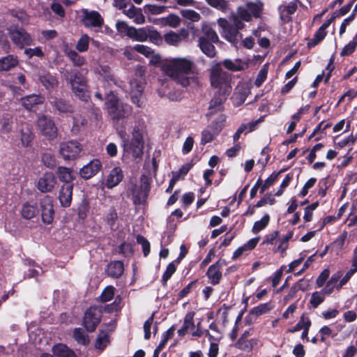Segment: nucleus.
Listing matches in <instances>:
<instances>
[{"label":"nucleus","mask_w":357,"mask_h":357,"mask_svg":"<svg viewBox=\"0 0 357 357\" xmlns=\"http://www.w3.org/2000/svg\"><path fill=\"white\" fill-rule=\"evenodd\" d=\"M262 10L263 4L261 2H248L238 6L236 13H231L230 22L225 18L218 19L217 23L220 28L221 36L237 47L243 38L240 30L245 27L243 22H249L252 17H260Z\"/></svg>","instance_id":"1"},{"label":"nucleus","mask_w":357,"mask_h":357,"mask_svg":"<svg viewBox=\"0 0 357 357\" xmlns=\"http://www.w3.org/2000/svg\"><path fill=\"white\" fill-rule=\"evenodd\" d=\"M165 73L183 87L199 84L197 67L190 59L174 58L169 60L163 66Z\"/></svg>","instance_id":"2"},{"label":"nucleus","mask_w":357,"mask_h":357,"mask_svg":"<svg viewBox=\"0 0 357 357\" xmlns=\"http://www.w3.org/2000/svg\"><path fill=\"white\" fill-rule=\"evenodd\" d=\"M116 132L122 141V146L125 153L131 154L134 158H141L143 154L144 141L142 129L135 126L132 132V139L129 141L125 126H117Z\"/></svg>","instance_id":"3"},{"label":"nucleus","mask_w":357,"mask_h":357,"mask_svg":"<svg viewBox=\"0 0 357 357\" xmlns=\"http://www.w3.org/2000/svg\"><path fill=\"white\" fill-rule=\"evenodd\" d=\"M105 106L109 115L114 121L128 117L132 112V107L119 100L114 92L105 93Z\"/></svg>","instance_id":"4"},{"label":"nucleus","mask_w":357,"mask_h":357,"mask_svg":"<svg viewBox=\"0 0 357 357\" xmlns=\"http://www.w3.org/2000/svg\"><path fill=\"white\" fill-rule=\"evenodd\" d=\"M231 82V75L223 70L220 63H215L211 67L210 69L211 86L216 89L217 92L230 94L232 89Z\"/></svg>","instance_id":"5"},{"label":"nucleus","mask_w":357,"mask_h":357,"mask_svg":"<svg viewBox=\"0 0 357 357\" xmlns=\"http://www.w3.org/2000/svg\"><path fill=\"white\" fill-rule=\"evenodd\" d=\"M65 79L70 84L75 96L82 101L86 102L89 98L88 88L85 79L78 71H66Z\"/></svg>","instance_id":"6"},{"label":"nucleus","mask_w":357,"mask_h":357,"mask_svg":"<svg viewBox=\"0 0 357 357\" xmlns=\"http://www.w3.org/2000/svg\"><path fill=\"white\" fill-rule=\"evenodd\" d=\"M150 189V178L145 174L141 176L139 185L131 183L128 188V192L132 195L134 204L139 205L142 204L147 198Z\"/></svg>","instance_id":"7"},{"label":"nucleus","mask_w":357,"mask_h":357,"mask_svg":"<svg viewBox=\"0 0 357 357\" xmlns=\"http://www.w3.org/2000/svg\"><path fill=\"white\" fill-rule=\"evenodd\" d=\"M8 33L13 43L20 49L29 46L33 43L31 35L22 27L12 26L8 28Z\"/></svg>","instance_id":"8"},{"label":"nucleus","mask_w":357,"mask_h":357,"mask_svg":"<svg viewBox=\"0 0 357 357\" xmlns=\"http://www.w3.org/2000/svg\"><path fill=\"white\" fill-rule=\"evenodd\" d=\"M82 150V145L75 140L63 142L59 144V153L65 160L76 159L79 156Z\"/></svg>","instance_id":"9"},{"label":"nucleus","mask_w":357,"mask_h":357,"mask_svg":"<svg viewBox=\"0 0 357 357\" xmlns=\"http://www.w3.org/2000/svg\"><path fill=\"white\" fill-rule=\"evenodd\" d=\"M102 317V311L98 307H91L86 311L83 318V326L88 332L96 330L100 323Z\"/></svg>","instance_id":"10"},{"label":"nucleus","mask_w":357,"mask_h":357,"mask_svg":"<svg viewBox=\"0 0 357 357\" xmlns=\"http://www.w3.org/2000/svg\"><path fill=\"white\" fill-rule=\"evenodd\" d=\"M37 126L42 135L47 139L52 140L56 137L57 128L50 117L45 115L38 117Z\"/></svg>","instance_id":"11"},{"label":"nucleus","mask_w":357,"mask_h":357,"mask_svg":"<svg viewBox=\"0 0 357 357\" xmlns=\"http://www.w3.org/2000/svg\"><path fill=\"white\" fill-rule=\"evenodd\" d=\"M119 8L123 10V13L136 24H141L145 22V17L142 10L137 8L131 3H127L125 0H119Z\"/></svg>","instance_id":"12"},{"label":"nucleus","mask_w":357,"mask_h":357,"mask_svg":"<svg viewBox=\"0 0 357 357\" xmlns=\"http://www.w3.org/2000/svg\"><path fill=\"white\" fill-rule=\"evenodd\" d=\"M130 85L132 102L138 107H142L144 102L142 96L144 82L141 79L134 78L130 80Z\"/></svg>","instance_id":"13"},{"label":"nucleus","mask_w":357,"mask_h":357,"mask_svg":"<svg viewBox=\"0 0 357 357\" xmlns=\"http://www.w3.org/2000/svg\"><path fill=\"white\" fill-rule=\"evenodd\" d=\"M41 217L44 223L50 224L54 218V211L52 198L46 195L40 200Z\"/></svg>","instance_id":"14"},{"label":"nucleus","mask_w":357,"mask_h":357,"mask_svg":"<svg viewBox=\"0 0 357 357\" xmlns=\"http://www.w3.org/2000/svg\"><path fill=\"white\" fill-rule=\"evenodd\" d=\"M225 265V261L220 259L208 267L206 271V276L211 284L216 285L220 283L222 276L220 269Z\"/></svg>","instance_id":"15"},{"label":"nucleus","mask_w":357,"mask_h":357,"mask_svg":"<svg viewBox=\"0 0 357 357\" xmlns=\"http://www.w3.org/2000/svg\"><path fill=\"white\" fill-rule=\"evenodd\" d=\"M56 178L52 172L45 173L38 181V189L42 192H51L56 184Z\"/></svg>","instance_id":"16"},{"label":"nucleus","mask_w":357,"mask_h":357,"mask_svg":"<svg viewBox=\"0 0 357 357\" xmlns=\"http://www.w3.org/2000/svg\"><path fill=\"white\" fill-rule=\"evenodd\" d=\"M17 132L22 146L23 147L30 146L34 137L30 125L27 123H22Z\"/></svg>","instance_id":"17"},{"label":"nucleus","mask_w":357,"mask_h":357,"mask_svg":"<svg viewBox=\"0 0 357 357\" xmlns=\"http://www.w3.org/2000/svg\"><path fill=\"white\" fill-rule=\"evenodd\" d=\"M101 167V162L94 159L80 169L79 174L85 179L91 178L100 170Z\"/></svg>","instance_id":"18"},{"label":"nucleus","mask_w":357,"mask_h":357,"mask_svg":"<svg viewBox=\"0 0 357 357\" xmlns=\"http://www.w3.org/2000/svg\"><path fill=\"white\" fill-rule=\"evenodd\" d=\"M83 23L86 27H101L103 19L97 11L84 12Z\"/></svg>","instance_id":"19"},{"label":"nucleus","mask_w":357,"mask_h":357,"mask_svg":"<svg viewBox=\"0 0 357 357\" xmlns=\"http://www.w3.org/2000/svg\"><path fill=\"white\" fill-rule=\"evenodd\" d=\"M229 96V94H224L221 92L215 91L209 104V113L207 114L206 115L211 116L213 113L220 111L223 107V103L227 100Z\"/></svg>","instance_id":"20"},{"label":"nucleus","mask_w":357,"mask_h":357,"mask_svg":"<svg viewBox=\"0 0 357 357\" xmlns=\"http://www.w3.org/2000/svg\"><path fill=\"white\" fill-rule=\"evenodd\" d=\"M73 183L63 184L59 190V199L63 207L70 206L73 196Z\"/></svg>","instance_id":"21"},{"label":"nucleus","mask_w":357,"mask_h":357,"mask_svg":"<svg viewBox=\"0 0 357 357\" xmlns=\"http://www.w3.org/2000/svg\"><path fill=\"white\" fill-rule=\"evenodd\" d=\"M189 32L185 29H181L178 33L169 31L164 36L165 41L169 45L177 46L183 39L187 38Z\"/></svg>","instance_id":"22"},{"label":"nucleus","mask_w":357,"mask_h":357,"mask_svg":"<svg viewBox=\"0 0 357 357\" xmlns=\"http://www.w3.org/2000/svg\"><path fill=\"white\" fill-rule=\"evenodd\" d=\"M195 314V313L193 311L187 312L183 319V326L177 332L179 337H184L188 333L192 334V331L195 328L194 321Z\"/></svg>","instance_id":"23"},{"label":"nucleus","mask_w":357,"mask_h":357,"mask_svg":"<svg viewBox=\"0 0 357 357\" xmlns=\"http://www.w3.org/2000/svg\"><path fill=\"white\" fill-rule=\"evenodd\" d=\"M123 178V173L121 168L119 167H116L110 171L109 175L107 176L105 185L108 188H113L114 187L119 185Z\"/></svg>","instance_id":"24"},{"label":"nucleus","mask_w":357,"mask_h":357,"mask_svg":"<svg viewBox=\"0 0 357 357\" xmlns=\"http://www.w3.org/2000/svg\"><path fill=\"white\" fill-rule=\"evenodd\" d=\"M44 98L39 94H31L20 99L22 105L27 110H31L36 105L44 102Z\"/></svg>","instance_id":"25"},{"label":"nucleus","mask_w":357,"mask_h":357,"mask_svg":"<svg viewBox=\"0 0 357 357\" xmlns=\"http://www.w3.org/2000/svg\"><path fill=\"white\" fill-rule=\"evenodd\" d=\"M249 93L250 89L247 86L244 84L238 85L236 87L232 96L234 104L239 105L243 103L245 101Z\"/></svg>","instance_id":"26"},{"label":"nucleus","mask_w":357,"mask_h":357,"mask_svg":"<svg viewBox=\"0 0 357 357\" xmlns=\"http://www.w3.org/2000/svg\"><path fill=\"white\" fill-rule=\"evenodd\" d=\"M213 43L211 40H205V38H199L198 45L202 52L210 58H213L216 54V50Z\"/></svg>","instance_id":"27"},{"label":"nucleus","mask_w":357,"mask_h":357,"mask_svg":"<svg viewBox=\"0 0 357 357\" xmlns=\"http://www.w3.org/2000/svg\"><path fill=\"white\" fill-rule=\"evenodd\" d=\"M124 271L123 264L121 261H112L107 266V273L112 278L120 277Z\"/></svg>","instance_id":"28"},{"label":"nucleus","mask_w":357,"mask_h":357,"mask_svg":"<svg viewBox=\"0 0 357 357\" xmlns=\"http://www.w3.org/2000/svg\"><path fill=\"white\" fill-rule=\"evenodd\" d=\"M222 64L227 69L234 72L243 70L247 67V63L241 59H225Z\"/></svg>","instance_id":"29"},{"label":"nucleus","mask_w":357,"mask_h":357,"mask_svg":"<svg viewBox=\"0 0 357 357\" xmlns=\"http://www.w3.org/2000/svg\"><path fill=\"white\" fill-rule=\"evenodd\" d=\"M52 351L57 357H77L75 352L63 344H58L53 347Z\"/></svg>","instance_id":"30"},{"label":"nucleus","mask_w":357,"mask_h":357,"mask_svg":"<svg viewBox=\"0 0 357 357\" xmlns=\"http://www.w3.org/2000/svg\"><path fill=\"white\" fill-rule=\"evenodd\" d=\"M57 174L59 175V179L63 182V184L73 183V181L75 178L73 171L68 167H58Z\"/></svg>","instance_id":"31"},{"label":"nucleus","mask_w":357,"mask_h":357,"mask_svg":"<svg viewBox=\"0 0 357 357\" xmlns=\"http://www.w3.org/2000/svg\"><path fill=\"white\" fill-rule=\"evenodd\" d=\"M39 79L45 88L47 90H52L58 86L56 78L50 73H45L40 75Z\"/></svg>","instance_id":"32"},{"label":"nucleus","mask_w":357,"mask_h":357,"mask_svg":"<svg viewBox=\"0 0 357 357\" xmlns=\"http://www.w3.org/2000/svg\"><path fill=\"white\" fill-rule=\"evenodd\" d=\"M73 126L71 128V132L77 135L81 131H82L86 126L87 121L86 119L81 114H75L73 117Z\"/></svg>","instance_id":"33"},{"label":"nucleus","mask_w":357,"mask_h":357,"mask_svg":"<svg viewBox=\"0 0 357 357\" xmlns=\"http://www.w3.org/2000/svg\"><path fill=\"white\" fill-rule=\"evenodd\" d=\"M18 64L17 56L8 55L0 59V71H8Z\"/></svg>","instance_id":"34"},{"label":"nucleus","mask_w":357,"mask_h":357,"mask_svg":"<svg viewBox=\"0 0 357 357\" xmlns=\"http://www.w3.org/2000/svg\"><path fill=\"white\" fill-rule=\"evenodd\" d=\"M51 104L60 113H72L74 110L72 105L63 99L56 98Z\"/></svg>","instance_id":"35"},{"label":"nucleus","mask_w":357,"mask_h":357,"mask_svg":"<svg viewBox=\"0 0 357 357\" xmlns=\"http://www.w3.org/2000/svg\"><path fill=\"white\" fill-rule=\"evenodd\" d=\"M202 35L199 38H205V40H211L212 43H218L219 37L216 31L208 24H203L202 27Z\"/></svg>","instance_id":"36"},{"label":"nucleus","mask_w":357,"mask_h":357,"mask_svg":"<svg viewBox=\"0 0 357 357\" xmlns=\"http://www.w3.org/2000/svg\"><path fill=\"white\" fill-rule=\"evenodd\" d=\"M149 26L142 27L140 29H136L132 27L131 32L130 31V37L137 41L144 42L147 40V33Z\"/></svg>","instance_id":"37"},{"label":"nucleus","mask_w":357,"mask_h":357,"mask_svg":"<svg viewBox=\"0 0 357 357\" xmlns=\"http://www.w3.org/2000/svg\"><path fill=\"white\" fill-rule=\"evenodd\" d=\"M105 221L112 231L118 229V214L115 208H110L105 217Z\"/></svg>","instance_id":"38"},{"label":"nucleus","mask_w":357,"mask_h":357,"mask_svg":"<svg viewBox=\"0 0 357 357\" xmlns=\"http://www.w3.org/2000/svg\"><path fill=\"white\" fill-rule=\"evenodd\" d=\"M342 275L340 271L333 274L329 280L327 282L326 287L322 289L323 292L327 295H330L333 292L337 282L341 278Z\"/></svg>","instance_id":"39"},{"label":"nucleus","mask_w":357,"mask_h":357,"mask_svg":"<svg viewBox=\"0 0 357 357\" xmlns=\"http://www.w3.org/2000/svg\"><path fill=\"white\" fill-rule=\"evenodd\" d=\"M65 53L74 66L79 67L84 64V58L80 56L75 50H66Z\"/></svg>","instance_id":"40"},{"label":"nucleus","mask_w":357,"mask_h":357,"mask_svg":"<svg viewBox=\"0 0 357 357\" xmlns=\"http://www.w3.org/2000/svg\"><path fill=\"white\" fill-rule=\"evenodd\" d=\"M38 208L33 204L26 203L23 205L21 213L23 218L31 219L38 213Z\"/></svg>","instance_id":"41"},{"label":"nucleus","mask_w":357,"mask_h":357,"mask_svg":"<svg viewBox=\"0 0 357 357\" xmlns=\"http://www.w3.org/2000/svg\"><path fill=\"white\" fill-rule=\"evenodd\" d=\"M225 116L220 114L213 121H212L208 127H210L213 130L214 133H216L217 135H218L225 126Z\"/></svg>","instance_id":"42"},{"label":"nucleus","mask_w":357,"mask_h":357,"mask_svg":"<svg viewBox=\"0 0 357 357\" xmlns=\"http://www.w3.org/2000/svg\"><path fill=\"white\" fill-rule=\"evenodd\" d=\"M163 38L160 33L155 29L154 27L149 26L148 33H147V40L149 39L150 42L160 45L162 43Z\"/></svg>","instance_id":"43"},{"label":"nucleus","mask_w":357,"mask_h":357,"mask_svg":"<svg viewBox=\"0 0 357 357\" xmlns=\"http://www.w3.org/2000/svg\"><path fill=\"white\" fill-rule=\"evenodd\" d=\"M212 7L220 10L222 13H227L230 10L229 4L225 0H206Z\"/></svg>","instance_id":"44"},{"label":"nucleus","mask_w":357,"mask_h":357,"mask_svg":"<svg viewBox=\"0 0 357 357\" xmlns=\"http://www.w3.org/2000/svg\"><path fill=\"white\" fill-rule=\"evenodd\" d=\"M326 31L319 28V29L316 31V33L314 35V37L312 39H311L307 43V47L308 48H312L317 45L321 40L324 39V38L326 36Z\"/></svg>","instance_id":"45"},{"label":"nucleus","mask_w":357,"mask_h":357,"mask_svg":"<svg viewBox=\"0 0 357 357\" xmlns=\"http://www.w3.org/2000/svg\"><path fill=\"white\" fill-rule=\"evenodd\" d=\"M73 337L78 344L82 345H87L90 342L89 336L79 328H77L74 330Z\"/></svg>","instance_id":"46"},{"label":"nucleus","mask_w":357,"mask_h":357,"mask_svg":"<svg viewBox=\"0 0 357 357\" xmlns=\"http://www.w3.org/2000/svg\"><path fill=\"white\" fill-rule=\"evenodd\" d=\"M326 295L327 294L323 292V289H321L320 291H315L312 293L310 300V303L313 307H317L324 301Z\"/></svg>","instance_id":"47"},{"label":"nucleus","mask_w":357,"mask_h":357,"mask_svg":"<svg viewBox=\"0 0 357 357\" xmlns=\"http://www.w3.org/2000/svg\"><path fill=\"white\" fill-rule=\"evenodd\" d=\"M13 121L12 119H4L0 130L2 135H6L8 139H10L11 140H14L10 135L13 130Z\"/></svg>","instance_id":"48"},{"label":"nucleus","mask_w":357,"mask_h":357,"mask_svg":"<svg viewBox=\"0 0 357 357\" xmlns=\"http://www.w3.org/2000/svg\"><path fill=\"white\" fill-rule=\"evenodd\" d=\"M217 136L216 133L208 126L204 129L202 132L201 144L204 145L212 142Z\"/></svg>","instance_id":"49"},{"label":"nucleus","mask_w":357,"mask_h":357,"mask_svg":"<svg viewBox=\"0 0 357 357\" xmlns=\"http://www.w3.org/2000/svg\"><path fill=\"white\" fill-rule=\"evenodd\" d=\"M109 342V336L108 334L105 331H100L95 344V347L100 350H103L107 343Z\"/></svg>","instance_id":"50"},{"label":"nucleus","mask_w":357,"mask_h":357,"mask_svg":"<svg viewBox=\"0 0 357 357\" xmlns=\"http://www.w3.org/2000/svg\"><path fill=\"white\" fill-rule=\"evenodd\" d=\"M269 215L268 214L264 215L261 220L256 221L252 227V232L257 234L261 230L264 229L269 222Z\"/></svg>","instance_id":"51"},{"label":"nucleus","mask_w":357,"mask_h":357,"mask_svg":"<svg viewBox=\"0 0 357 357\" xmlns=\"http://www.w3.org/2000/svg\"><path fill=\"white\" fill-rule=\"evenodd\" d=\"M114 294H115V288L113 286L110 285V286L106 287L103 289L101 295L100 296V301L105 303V302H108V301H111L114 298Z\"/></svg>","instance_id":"52"},{"label":"nucleus","mask_w":357,"mask_h":357,"mask_svg":"<svg viewBox=\"0 0 357 357\" xmlns=\"http://www.w3.org/2000/svg\"><path fill=\"white\" fill-rule=\"evenodd\" d=\"M90 38L84 34L78 40L76 45V50L79 52H85L88 50Z\"/></svg>","instance_id":"53"},{"label":"nucleus","mask_w":357,"mask_h":357,"mask_svg":"<svg viewBox=\"0 0 357 357\" xmlns=\"http://www.w3.org/2000/svg\"><path fill=\"white\" fill-rule=\"evenodd\" d=\"M175 329L176 327L173 325L162 334V339L157 347L158 349H162L165 347L168 340L173 337Z\"/></svg>","instance_id":"54"},{"label":"nucleus","mask_w":357,"mask_h":357,"mask_svg":"<svg viewBox=\"0 0 357 357\" xmlns=\"http://www.w3.org/2000/svg\"><path fill=\"white\" fill-rule=\"evenodd\" d=\"M282 172V170L280 171L278 173L273 172L270 175L268 178H267L264 183H261V193H264L273 183L277 180L279 174Z\"/></svg>","instance_id":"55"},{"label":"nucleus","mask_w":357,"mask_h":357,"mask_svg":"<svg viewBox=\"0 0 357 357\" xmlns=\"http://www.w3.org/2000/svg\"><path fill=\"white\" fill-rule=\"evenodd\" d=\"M42 160L44 165L49 168H54L56 165L54 155L51 153H45L43 154Z\"/></svg>","instance_id":"56"},{"label":"nucleus","mask_w":357,"mask_h":357,"mask_svg":"<svg viewBox=\"0 0 357 357\" xmlns=\"http://www.w3.org/2000/svg\"><path fill=\"white\" fill-rule=\"evenodd\" d=\"M181 14L183 17L192 22H198L201 18L199 13L193 10H183Z\"/></svg>","instance_id":"57"},{"label":"nucleus","mask_w":357,"mask_h":357,"mask_svg":"<svg viewBox=\"0 0 357 357\" xmlns=\"http://www.w3.org/2000/svg\"><path fill=\"white\" fill-rule=\"evenodd\" d=\"M272 307H271L270 303H263V304H260L258 306L254 307L252 310L251 313L256 316H259V315L266 313Z\"/></svg>","instance_id":"58"},{"label":"nucleus","mask_w":357,"mask_h":357,"mask_svg":"<svg viewBox=\"0 0 357 357\" xmlns=\"http://www.w3.org/2000/svg\"><path fill=\"white\" fill-rule=\"evenodd\" d=\"M176 270V267L175 264H174V262H172L168 264V266H167L166 271H165V273H163L162 277V281L164 284H165L167 283V282L170 279V278L174 273Z\"/></svg>","instance_id":"59"},{"label":"nucleus","mask_w":357,"mask_h":357,"mask_svg":"<svg viewBox=\"0 0 357 357\" xmlns=\"http://www.w3.org/2000/svg\"><path fill=\"white\" fill-rule=\"evenodd\" d=\"M137 242L142 247L143 253L146 257L150 253V243L143 236L137 235Z\"/></svg>","instance_id":"60"},{"label":"nucleus","mask_w":357,"mask_h":357,"mask_svg":"<svg viewBox=\"0 0 357 357\" xmlns=\"http://www.w3.org/2000/svg\"><path fill=\"white\" fill-rule=\"evenodd\" d=\"M132 49L147 57L151 56L153 54V51L151 47L144 45H136Z\"/></svg>","instance_id":"61"},{"label":"nucleus","mask_w":357,"mask_h":357,"mask_svg":"<svg viewBox=\"0 0 357 357\" xmlns=\"http://www.w3.org/2000/svg\"><path fill=\"white\" fill-rule=\"evenodd\" d=\"M154 319V313L144 322V331L145 340H149L151 337V328L153 324Z\"/></svg>","instance_id":"62"},{"label":"nucleus","mask_w":357,"mask_h":357,"mask_svg":"<svg viewBox=\"0 0 357 357\" xmlns=\"http://www.w3.org/2000/svg\"><path fill=\"white\" fill-rule=\"evenodd\" d=\"M24 54L29 57L31 58L33 56L43 57L44 56V53L40 47H36L35 48H29L24 50Z\"/></svg>","instance_id":"63"},{"label":"nucleus","mask_w":357,"mask_h":357,"mask_svg":"<svg viewBox=\"0 0 357 357\" xmlns=\"http://www.w3.org/2000/svg\"><path fill=\"white\" fill-rule=\"evenodd\" d=\"M116 28L118 32L124 33L128 37H130V31L131 32V29H132V26H129L124 22H117L116 24Z\"/></svg>","instance_id":"64"}]
</instances>
